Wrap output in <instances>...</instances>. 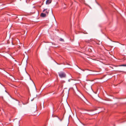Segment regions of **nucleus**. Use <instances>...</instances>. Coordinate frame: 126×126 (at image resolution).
<instances>
[{
    "instance_id": "1",
    "label": "nucleus",
    "mask_w": 126,
    "mask_h": 126,
    "mask_svg": "<svg viewBox=\"0 0 126 126\" xmlns=\"http://www.w3.org/2000/svg\"><path fill=\"white\" fill-rule=\"evenodd\" d=\"M59 76L61 78H63L66 77V74L65 73L62 72H61L58 73Z\"/></svg>"
},
{
    "instance_id": "2",
    "label": "nucleus",
    "mask_w": 126,
    "mask_h": 126,
    "mask_svg": "<svg viewBox=\"0 0 126 126\" xmlns=\"http://www.w3.org/2000/svg\"><path fill=\"white\" fill-rule=\"evenodd\" d=\"M52 1V0H47L46 2L47 4H48L50 3Z\"/></svg>"
},
{
    "instance_id": "3",
    "label": "nucleus",
    "mask_w": 126,
    "mask_h": 126,
    "mask_svg": "<svg viewBox=\"0 0 126 126\" xmlns=\"http://www.w3.org/2000/svg\"><path fill=\"white\" fill-rule=\"evenodd\" d=\"M41 16L42 17H45L46 16V14L43 13H42L41 14Z\"/></svg>"
},
{
    "instance_id": "4",
    "label": "nucleus",
    "mask_w": 126,
    "mask_h": 126,
    "mask_svg": "<svg viewBox=\"0 0 126 126\" xmlns=\"http://www.w3.org/2000/svg\"><path fill=\"white\" fill-rule=\"evenodd\" d=\"M37 106L36 104H35L34 106V111H35L36 110Z\"/></svg>"
},
{
    "instance_id": "5",
    "label": "nucleus",
    "mask_w": 126,
    "mask_h": 126,
    "mask_svg": "<svg viewBox=\"0 0 126 126\" xmlns=\"http://www.w3.org/2000/svg\"><path fill=\"white\" fill-rule=\"evenodd\" d=\"M59 40H60V41H62V42H64V41L63 39L61 38H60Z\"/></svg>"
},
{
    "instance_id": "6",
    "label": "nucleus",
    "mask_w": 126,
    "mask_h": 126,
    "mask_svg": "<svg viewBox=\"0 0 126 126\" xmlns=\"http://www.w3.org/2000/svg\"><path fill=\"white\" fill-rule=\"evenodd\" d=\"M126 66V65L125 64H122V65H119V66Z\"/></svg>"
},
{
    "instance_id": "7",
    "label": "nucleus",
    "mask_w": 126,
    "mask_h": 126,
    "mask_svg": "<svg viewBox=\"0 0 126 126\" xmlns=\"http://www.w3.org/2000/svg\"><path fill=\"white\" fill-rule=\"evenodd\" d=\"M45 12L46 13H47V14H48V13L49 12V10H48V11H46Z\"/></svg>"
},
{
    "instance_id": "8",
    "label": "nucleus",
    "mask_w": 126,
    "mask_h": 126,
    "mask_svg": "<svg viewBox=\"0 0 126 126\" xmlns=\"http://www.w3.org/2000/svg\"><path fill=\"white\" fill-rule=\"evenodd\" d=\"M47 9H44L43 10V12H44L45 11H46L47 10Z\"/></svg>"
},
{
    "instance_id": "9",
    "label": "nucleus",
    "mask_w": 126,
    "mask_h": 126,
    "mask_svg": "<svg viewBox=\"0 0 126 126\" xmlns=\"http://www.w3.org/2000/svg\"><path fill=\"white\" fill-rule=\"evenodd\" d=\"M90 90H91V91L92 90V88L90 86Z\"/></svg>"
},
{
    "instance_id": "10",
    "label": "nucleus",
    "mask_w": 126,
    "mask_h": 126,
    "mask_svg": "<svg viewBox=\"0 0 126 126\" xmlns=\"http://www.w3.org/2000/svg\"><path fill=\"white\" fill-rule=\"evenodd\" d=\"M118 72H122V71H121V70H119Z\"/></svg>"
},
{
    "instance_id": "11",
    "label": "nucleus",
    "mask_w": 126,
    "mask_h": 126,
    "mask_svg": "<svg viewBox=\"0 0 126 126\" xmlns=\"http://www.w3.org/2000/svg\"><path fill=\"white\" fill-rule=\"evenodd\" d=\"M71 80V79H69V80H68V81H69V82H70V80Z\"/></svg>"
},
{
    "instance_id": "12",
    "label": "nucleus",
    "mask_w": 126,
    "mask_h": 126,
    "mask_svg": "<svg viewBox=\"0 0 126 126\" xmlns=\"http://www.w3.org/2000/svg\"><path fill=\"white\" fill-rule=\"evenodd\" d=\"M53 17L54 19H55V17H54V16H53Z\"/></svg>"
},
{
    "instance_id": "13",
    "label": "nucleus",
    "mask_w": 126,
    "mask_h": 126,
    "mask_svg": "<svg viewBox=\"0 0 126 126\" xmlns=\"http://www.w3.org/2000/svg\"><path fill=\"white\" fill-rule=\"evenodd\" d=\"M33 99H34V98H33V99H32L31 100V101H33Z\"/></svg>"
},
{
    "instance_id": "14",
    "label": "nucleus",
    "mask_w": 126,
    "mask_h": 126,
    "mask_svg": "<svg viewBox=\"0 0 126 126\" xmlns=\"http://www.w3.org/2000/svg\"><path fill=\"white\" fill-rule=\"evenodd\" d=\"M94 110H90V111H93Z\"/></svg>"
},
{
    "instance_id": "15",
    "label": "nucleus",
    "mask_w": 126,
    "mask_h": 126,
    "mask_svg": "<svg viewBox=\"0 0 126 126\" xmlns=\"http://www.w3.org/2000/svg\"><path fill=\"white\" fill-rule=\"evenodd\" d=\"M83 71H84V70H82V69H81Z\"/></svg>"
},
{
    "instance_id": "16",
    "label": "nucleus",
    "mask_w": 126,
    "mask_h": 126,
    "mask_svg": "<svg viewBox=\"0 0 126 126\" xmlns=\"http://www.w3.org/2000/svg\"><path fill=\"white\" fill-rule=\"evenodd\" d=\"M52 44H54V43H52Z\"/></svg>"
},
{
    "instance_id": "17",
    "label": "nucleus",
    "mask_w": 126,
    "mask_h": 126,
    "mask_svg": "<svg viewBox=\"0 0 126 126\" xmlns=\"http://www.w3.org/2000/svg\"><path fill=\"white\" fill-rule=\"evenodd\" d=\"M79 54V55H81V54Z\"/></svg>"
},
{
    "instance_id": "18",
    "label": "nucleus",
    "mask_w": 126,
    "mask_h": 126,
    "mask_svg": "<svg viewBox=\"0 0 126 126\" xmlns=\"http://www.w3.org/2000/svg\"><path fill=\"white\" fill-rule=\"evenodd\" d=\"M23 105H24V104H25L23 103Z\"/></svg>"
},
{
    "instance_id": "19",
    "label": "nucleus",
    "mask_w": 126,
    "mask_h": 126,
    "mask_svg": "<svg viewBox=\"0 0 126 126\" xmlns=\"http://www.w3.org/2000/svg\"><path fill=\"white\" fill-rule=\"evenodd\" d=\"M26 54H27V53H26Z\"/></svg>"
},
{
    "instance_id": "20",
    "label": "nucleus",
    "mask_w": 126,
    "mask_h": 126,
    "mask_svg": "<svg viewBox=\"0 0 126 126\" xmlns=\"http://www.w3.org/2000/svg\"><path fill=\"white\" fill-rule=\"evenodd\" d=\"M79 53H81V52H79Z\"/></svg>"
}]
</instances>
